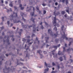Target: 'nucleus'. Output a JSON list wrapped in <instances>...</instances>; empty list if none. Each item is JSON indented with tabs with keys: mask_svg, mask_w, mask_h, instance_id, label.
I'll list each match as a JSON object with an SVG mask.
<instances>
[{
	"mask_svg": "<svg viewBox=\"0 0 73 73\" xmlns=\"http://www.w3.org/2000/svg\"><path fill=\"white\" fill-rule=\"evenodd\" d=\"M10 20H11V21L13 20L14 23H19V22H20V20L17 22L16 20H15V19H16V18L17 17V13H15V12H13V14L10 15Z\"/></svg>",
	"mask_w": 73,
	"mask_h": 73,
	"instance_id": "nucleus-1",
	"label": "nucleus"
},
{
	"mask_svg": "<svg viewBox=\"0 0 73 73\" xmlns=\"http://www.w3.org/2000/svg\"><path fill=\"white\" fill-rule=\"evenodd\" d=\"M54 15H55V17H54V21H52V23L54 24V26H56V16H57L58 15H60V13H59V12H58L57 13H56V11H55L54 12Z\"/></svg>",
	"mask_w": 73,
	"mask_h": 73,
	"instance_id": "nucleus-2",
	"label": "nucleus"
},
{
	"mask_svg": "<svg viewBox=\"0 0 73 73\" xmlns=\"http://www.w3.org/2000/svg\"><path fill=\"white\" fill-rule=\"evenodd\" d=\"M63 52H61L60 51H59L58 52V55H63L64 53H63V52H66V50L65 49V47H63Z\"/></svg>",
	"mask_w": 73,
	"mask_h": 73,
	"instance_id": "nucleus-3",
	"label": "nucleus"
},
{
	"mask_svg": "<svg viewBox=\"0 0 73 73\" xmlns=\"http://www.w3.org/2000/svg\"><path fill=\"white\" fill-rule=\"evenodd\" d=\"M63 38V39L65 38H66V40H68V38L66 37V36L65 34V32H63V35L62 34L61 38Z\"/></svg>",
	"mask_w": 73,
	"mask_h": 73,
	"instance_id": "nucleus-4",
	"label": "nucleus"
},
{
	"mask_svg": "<svg viewBox=\"0 0 73 73\" xmlns=\"http://www.w3.org/2000/svg\"><path fill=\"white\" fill-rule=\"evenodd\" d=\"M52 54L53 55V57L54 58H57V54L54 53V52H55V50H54L52 51Z\"/></svg>",
	"mask_w": 73,
	"mask_h": 73,
	"instance_id": "nucleus-5",
	"label": "nucleus"
},
{
	"mask_svg": "<svg viewBox=\"0 0 73 73\" xmlns=\"http://www.w3.org/2000/svg\"><path fill=\"white\" fill-rule=\"evenodd\" d=\"M35 25H33L32 26H29L28 28H31V27H33V32H34V33H35L36 31V28H35Z\"/></svg>",
	"mask_w": 73,
	"mask_h": 73,
	"instance_id": "nucleus-6",
	"label": "nucleus"
},
{
	"mask_svg": "<svg viewBox=\"0 0 73 73\" xmlns=\"http://www.w3.org/2000/svg\"><path fill=\"white\" fill-rule=\"evenodd\" d=\"M48 32L50 34L51 36H53V34L52 33V31H51L50 29L48 30Z\"/></svg>",
	"mask_w": 73,
	"mask_h": 73,
	"instance_id": "nucleus-7",
	"label": "nucleus"
},
{
	"mask_svg": "<svg viewBox=\"0 0 73 73\" xmlns=\"http://www.w3.org/2000/svg\"><path fill=\"white\" fill-rule=\"evenodd\" d=\"M37 52L40 54V58H42L43 56H42V55L40 54V53H42V51L41 50H38Z\"/></svg>",
	"mask_w": 73,
	"mask_h": 73,
	"instance_id": "nucleus-8",
	"label": "nucleus"
},
{
	"mask_svg": "<svg viewBox=\"0 0 73 73\" xmlns=\"http://www.w3.org/2000/svg\"><path fill=\"white\" fill-rule=\"evenodd\" d=\"M60 45H61L60 44H59L58 46H54L53 47H52V48H55V49H57V46L58 47H60Z\"/></svg>",
	"mask_w": 73,
	"mask_h": 73,
	"instance_id": "nucleus-9",
	"label": "nucleus"
},
{
	"mask_svg": "<svg viewBox=\"0 0 73 73\" xmlns=\"http://www.w3.org/2000/svg\"><path fill=\"white\" fill-rule=\"evenodd\" d=\"M10 3L9 4V6H10L11 7H13V4H12L13 2V1L11 2L10 1Z\"/></svg>",
	"mask_w": 73,
	"mask_h": 73,
	"instance_id": "nucleus-10",
	"label": "nucleus"
},
{
	"mask_svg": "<svg viewBox=\"0 0 73 73\" xmlns=\"http://www.w3.org/2000/svg\"><path fill=\"white\" fill-rule=\"evenodd\" d=\"M35 14V12H31L30 13V15L32 16H33L34 14Z\"/></svg>",
	"mask_w": 73,
	"mask_h": 73,
	"instance_id": "nucleus-11",
	"label": "nucleus"
},
{
	"mask_svg": "<svg viewBox=\"0 0 73 73\" xmlns=\"http://www.w3.org/2000/svg\"><path fill=\"white\" fill-rule=\"evenodd\" d=\"M4 69H6V70H11V69L9 68H7V67H5V69H3V70H4Z\"/></svg>",
	"mask_w": 73,
	"mask_h": 73,
	"instance_id": "nucleus-12",
	"label": "nucleus"
},
{
	"mask_svg": "<svg viewBox=\"0 0 73 73\" xmlns=\"http://www.w3.org/2000/svg\"><path fill=\"white\" fill-rule=\"evenodd\" d=\"M32 6H30V9H29V10H26V11H27V12H29V11H32V9H31V8H32Z\"/></svg>",
	"mask_w": 73,
	"mask_h": 73,
	"instance_id": "nucleus-13",
	"label": "nucleus"
},
{
	"mask_svg": "<svg viewBox=\"0 0 73 73\" xmlns=\"http://www.w3.org/2000/svg\"><path fill=\"white\" fill-rule=\"evenodd\" d=\"M49 68H48L47 69H45L44 70V73H46V72H48L49 70Z\"/></svg>",
	"mask_w": 73,
	"mask_h": 73,
	"instance_id": "nucleus-14",
	"label": "nucleus"
},
{
	"mask_svg": "<svg viewBox=\"0 0 73 73\" xmlns=\"http://www.w3.org/2000/svg\"><path fill=\"white\" fill-rule=\"evenodd\" d=\"M35 19H33V17H32L31 18V21H32L33 22V23H35Z\"/></svg>",
	"mask_w": 73,
	"mask_h": 73,
	"instance_id": "nucleus-15",
	"label": "nucleus"
},
{
	"mask_svg": "<svg viewBox=\"0 0 73 73\" xmlns=\"http://www.w3.org/2000/svg\"><path fill=\"white\" fill-rule=\"evenodd\" d=\"M22 31H23V29H20V32H19V33L20 35H21V33L22 32Z\"/></svg>",
	"mask_w": 73,
	"mask_h": 73,
	"instance_id": "nucleus-16",
	"label": "nucleus"
},
{
	"mask_svg": "<svg viewBox=\"0 0 73 73\" xmlns=\"http://www.w3.org/2000/svg\"><path fill=\"white\" fill-rule=\"evenodd\" d=\"M10 10L7 9V12L8 13L9 11H10V12H12V9H11V8H10Z\"/></svg>",
	"mask_w": 73,
	"mask_h": 73,
	"instance_id": "nucleus-17",
	"label": "nucleus"
},
{
	"mask_svg": "<svg viewBox=\"0 0 73 73\" xmlns=\"http://www.w3.org/2000/svg\"><path fill=\"white\" fill-rule=\"evenodd\" d=\"M45 39H46V43H47L48 42V40H49V37H45Z\"/></svg>",
	"mask_w": 73,
	"mask_h": 73,
	"instance_id": "nucleus-18",
	"label": "nucleus"
},
{
	"mask_svg": "<svg viewBox=\"0 0 73 73\" xmlns=\"http://www.w3.org/2000/svg\"><path fill=\"white\" fill-rule=\"evenodd\" d=\"M59 59L60 61H62L63 60V59H62V57H60Z\"/></svg>",
	"mask_w": 73,
	"mask_h": 73,
	"instance_id": "nucleus-19",
	"label": "nucleus"
},
{
	"mask_svg": "<svg viewBox=\"0 0 73 73\" xmlns=\"http://www.w3.org/2000/svg\"><path fill=\"white\" fill-rule=\"evenodd\" d=\"M54 36H55V37H57V36H58V35H60V34H57V33H56V34H54Z\"/></svg>",
	"mask_w": 73,
	"mask_h": 73,
	"instance_id": "nucleus-20",
	"label": "nucleus"
},
{
	"mask_svg": "<svg viewBox=\"0 0 73 73\" xmlns=\"http://www.w3.org/2000/svg\"><path fill=\"white\" fill-rule=\"evenodd\" d=\"M54 30V31H57V27H55L53 29Z\"/></svg>",
	"mask_w": 73,
	"mask_h": 73,
	"instance_id": "nucleus-21",
	"label": "nucleus"
},
{
	"mask_svg": "<svg viewBox=\"0 0 73 73\" xmlns=\"http://www.w3.org/2000/svg\"><path fill=\"white\" fill-rule=\"evenodd\" d=\"M1 30L0 31V33H1V31L3 29H4V27L3 26L2 27H1Z\"/></svg>",
	"mask_w": 73,
	"mask_h": 73,
	"instance_id": "nucleus-22",
	"label": "nucleus"
},
{
	"mask_svg": "<svg viewBox=\"0 0 73 73\" xmlns=\"http://www.w3.org/2000/svg\"><path fill=\"white\" fill-rule=\"evenodd\" d=\"M23 65V63H17V65Z\"/></svg>",
	"mask_w": 73,
	"mask_h": 73,
	"instance_id": "nucleus-23",
	"label": "nucleus"
},
{
	"mask_svg": "<svg viewBox=\"0 0 73 73\" xmlns=\"http://www.w3.org/2000/svg\"><path fill=\"white\" fill-rule=\"evenodd\" d=\"M64 25L62 26V27L61 29L62 31H64Z\"/></svg>",
	"mask_w": 73,
	"mask_h": 73,
	"instance_id": "nucleus-24",
	"label": "nucleus"
},
{
	"mask_svg": "<svg viewBox=\"0 0 73 73\" xmlns=\"http://www.w3.org/2000/svg\"><path fill=\"white\" fill-rule=\"evenodd\" d=\"M68 0L69 1H70V0ZM68 0H67L65 1L66 5H67V4H68V3H69V2H68Z\"/></svg>",
	"mask_w": 73,
	"mask_h": 73,
	"instance_id": "nucleus-25",
	"label": "nucleus"
},
{
	"mask_svg": "<svg viewBox=\"0 0 73 73\" xmlns=\"http://www.w3.org/2000/svg\"><path fill=\"white\" fill-rule=\"evenodd\" d=\"M21 16H24V13H23L22 12H21Z\"/></svg>",
	"mask_w": 73,
	"mask_h": 73,
	"instance_id": "nucleus-26",
	"label": "nucleus"
},
{
	"mask_svg": "<svg viewBox=\"0 0 73 73\" xmlns=\"http://www.w3.org/2000/svg\"><path fill=\"white\" fill-rule=\"evenodd\" d=\"M22 41H24V42H25L26 41V39H25V38H23L22 39Z\"/></svg>",
	"mask_w": 73,
	"mask_h": 73,
	"instance_id": "nucleus-27",
	"label": "nucleus"
},
{
	"mask_svg": "<svg viewBox=\"0 0 73 73\" xmlns=\"http://www.w3.org/2000/svg\"><path fill=\"white\" fill-rule=\"evenodd\" d=\"M36 10H37L38 11H39V7H38V6L36 7Z\"/></svg>",
	"mask_w": 73,
	"mask_h": 73,
	"instance_id": "nucleus-28",
	"label": "nucleus"
},
{
	"mask_svg": "<svg viewBox=\"0 0 73 73\" xmlns=\"http://www.w3.org/2000/svg\"><path fill=\"white\" fill-rule=\"evenodd\" d=\"M26 50H29V51H30V49H29V46L26 49Z\"/></svg>",
	"mask_w": 73,
	"mask_h": 73,
	"instance_id": "nucleus-29",
	"label": "nucleus"
},
{
	"mask_svg": "<svg viewBox=\"0 0 73 73\" xmlns=\"http://www.w3.org/2000/svg\"><path fill=\"white\" fill-rule=\"evenodd\" d=\"M58 40H59V39H56L55 40V42H56L57 43L58 42Z\"/></svg>",
	"mask_w": 73,
	"mask_h": 73,
	"instance_id": "nucleus-30",
	"label": "nucleus"
},
{
	"mask_svg": "<svg viewBox=\"0 0 73 73\" xmlns=\"http://www.w3.org/2000/svg\"><path fill=\"white\" fill-rule=\"evenodd\" d=\"M44 65L45 66H46V67H48L47 64L46 62H44Z\"/></svg>",
	"mask_w": 73,
	"mask_h": 73,
	"instance_id": "nucleus-31",
	"label": "nucleus"
},
{
	"mask_svg": "<svg viewBox=\"0 0 73 73\" xmlns=\"http://www.w3.org/2000/svg\"><path fill=\"white\" fill-rule=\"evenodd\" d=\"M61 13H62V15H64V14H65V11H62Z\"/></svg>",
	"mask_w": 73,
	"mask_h": 73,
	"instance_id": "nucleus-32",
	"label": "nucleus"
},
{
	"mask_svg": "<svg viewBox=\"0 0 73 73\" xmlns=\"http://www.w3.org/2000/svg\"><path fill=\"white\" fill-rule=\"evenodd\" d=\"M22 20H24V21L25 22V19H24V17H22Z\"/></svg>",
	"mask_w": 73,
	"mask_h": 73,
	"instance_id": "nucleus-33",
	"label": "nucleus"
},
{
	"mask_svg": "<svg viewBox=\"0 0 73 73\" xmlns=\"http://www.w3.org/2000/svg\"><path fill=\"white\" fill-rule=\"evenodd\" d=\"M67 52H69V51H70V48L67 49Z\"/></svg>",
	"mask_w": 73,
	"mask_h": 73,
	"instance_id": "nucleus-34",
	"label": "nucleus"
},
{
	"mask_svg": "<svg viewBox=\"0 0 73 73\" xmlns=\"http://www.w3.org/2000/svg\"><path fill=\"white\" fill-rule=\"evenodd\" d=\"M9 38V36H8L7 37V43L9 42V39H8Z\"/></svg>",
	"mask_w": 73,
	"mask_h": 73,
	"instance_id": "nucleus-35",
	"label": "nucleus"
},
{
	"mask_svg": "<svg viewBox=\"0 0 73 73\" xmlns=\"http://www.w3.org/2000/svg\"><path fill=\"white\" fill-rule=\"evenodd\" d=\"M46 12V11L45 10H44L43 11V14H45Z\"/></svg>",
	"mask_w": 73,
	"mask_h": 73,
	"instance_id": "nucleus-36",
	"label": "nucleus"
},
{
	"mask_svg": "<svg viewBox=\"0 0 73 73\" xmlns=\"http://www.w3.org/2000/svg\"><path fill=\"white\" fill-rule=\"evenodd\" d=\"M24 9V7H21V10H23V9Z\"/></svg>",
	"mask_w": 73,
	"mask_h": 73,
	"instance_id": "nucleus-37",
	"label": "nucleus"
},
{
	"mask_svg": "<svg viewBox=\"0 0 73 73\" xmlns=\"http://www.w3.org/2000/svg\"><path fill=\"white\" fill-rule=\"evenodd\" d=\"M4 17H2V21H4Z\"/></svg>",
	"mask_w": 73,
	"mask_h": 73,
	"instance_id": "nucleus-38",
	"label": "nucleus"
},
{
	"mask_svg": "<svg viewBox=\"0 0 73 73\" xmlns=\"http://www.w3.org/2000/svg\"><path fill=\"white\" fill-rule=\"evenodd\" d=\"M35 35L34 34H33L31 36L32 37H35Z\"/></svg>",
	"mask_w": 73,
	"mask_h": 73,
	"instance_id": "nucleus-39",
	"label": "nucleus"
},
{
	"mask_svg": "<svg viewBox=\"0 0 73 73\" xmlns=\"http://www.w3.org/2000/svg\"><path fill=\"white\" fill-rule=\"evenodd\" d=\"M30 41H31V40H30V39H28L27 40V42H29Z\"/></svg>",
	"mask_w": 73,
	"mask_h": 73,
	"instance_id": "nucleus-40",
	"label": "nucleus"
},
{
	"mask_svg": "<svg viewBox=\"0 0 73 73\" xmlns=\"http://www.w3.org/2000/svg\"><path fill=\"white\" fill-rule=\"evenodd\" d=\"M72 44V42H69V44H68L69 46H70Z\"/></svg>",
	"mask_w": 73,
	"mask_h": 73,
	"instance_id": "nucleus-41",
	"label": "nucleus"
},
{
	"mask_svg": "<svg viewBox=\"0 0 73 73\" xmlns=\"http://www.w3.org/2000/svg\"><path fill=\"white\" fill-rule=\"evenodd\" d=\"M30 3L31 4H32V0H30Z\"/></svg>",
	"mask_w": 73,
	"mask_h": 73,
	"instance_id": "nucleus-42",
	"label": "nucleus"
},
{
	"mask_svg": "<svg viewBox=\"0 0 73 73\" xmlns=\"http://www.w3.org/2000/svg\"><path fill=\"white\" fill-rule=\"evenodd\" d=\"M52 65L53 66H54V65H56V64H55V63H54V62H52Z\"/></svg>",
	"mask_w": 73,
	"mask_h": 73,
	"instance_id": "nucleus-43",
	"label": "nucleus"
},
{
	"mask_svg": "<svg viewBox=\"0 0 73 73\" xmlns=\"http://www.w3.org/2000/svg\"><path fill=\"white\" fill-rule=\"evenodd\" d=\"M14 9H15V10H16V9H17V7L16 6L14 7Z\"/></svg>",
	"mask_w": 73,
	"mask_h": 73,
	"instance_id": "nucleus-44",
	"label": "nucleus"
},
{
	"mask_svg": "<svg viewBox=\"0 0 73 73\" xmlns=\"http://www.w3.org/2000/svg\"><path fill=\"white\" fill-rule=\"evenodd\" d=\"M19 7L20 8H21V7H22V5L20 4L19 5Z\"/></svg>",
	"mask_w": 73,
	"mask_h": 73,
	"instance_id": "nucleus-45",
	"label": "nucleus"
},
{
	"mask_svg": "<svg viewBox=\"0 0 73 73\" xmlns=\"http://www.w3.org/2000/svg\"><path fill=\"white\" fill-rule=\"evenodd\" d=\"M64 57L65 60H66V56H64Z\"/></svg>",
	"mask_w": 73,
	"mask_h": 73,
	"instance_id": "nucleus-46",
	"label": "nucleus"
},
{
	"mask_svg": "<svg viewBox=\"0 0 73 73\" xmlns=\"http://www.w3.org/2000/svg\"><path fill=\"white\" fill-rule=\"evenodd\" d=\"M51 73H56V71H52Z\"/></svg>",
	"mask_w": 73,
	"mask_h": 73,
	"instance_id": "nucleus-47",
	"label": "nucleus"
},
{
	"mask_svg": "<svg viewBox=\"0 0 73 73\" xmlns=\"http://www.w3.org/2000/svg\"><path fill=\"white\" fill-rule=\"evenodd\" d=\"M56 26H57V27H59V24H57L56 25Z\"/></svg>",
	"mask_w": 73,
	"mask_h": 73,
	"instance_id": "nucleus-48",
	"label": "nucleus"
},
{
	"mask_svg": "<svg viewBox=\"0 0 73 73\" xmlns=\"http://www.w3.org/2000/svg\"><path fill=\"white\" fill-rule=\"evenodd\" d=\"M7 23L8 25H9V21H7Z\"/></svg>",
	"mask_w": 73,
	"mask_h": 73,
	"instance_id": "nucleus-49",
	"label": "nucleus"
},
{
	"mask_svg": "<svg viewBox=\"0 0 73 73\" xmlns=\"http://www.w3.org/2000/svg\"><path fill=\"white\" fill-rule=\"evenodd\" d=\"M44 27H43V26H42L41 27V29H44Z\"/></svg>",
	"mask_w": 73,
	"mask_h": 73,
	"instance_id": "nucleus-50",
	"label": "nucleus"
},
{
	"mask_svg": "<svg viewBox=\"0 0 73 73\" xmlns=\"http://www.w3.org/2000/svg\"><path fill=\"white\" fill-rule=\"evenodd\" d=\"M57 68L58 69H60V66H59V65H58L57 66Z\"/></svg>",
	"mask_w": 73,
	"mask_h": 73,
	"instance_id": "nucleus-51",
	"label": "nucleus"
},
{
	"mask_svg": "<svg viewBox=\"0 0 73 73\" xmlns=\"http://www.w3.org/2000/svg\"><path fill=\"white\" fill-rule=\"evenodd\" d=\"M55 5H58V3L57 2H56L55 3Z\"/></svg>",
	"mask_w": 73,
	"mask_h": 73,
	"instance_id": "nucleus-52",
	"label": "nucleus"
},
{
	"mask_svg": "<svg viewBox=\"0 0 73 73\" xmlns=\"http://www.w3.org/2000/svg\"><path fill=\"white\" fill-rule=\"evenodd\" d=\"M44 54H46V53H47L46 52V51H44Z\"/></svg>",
	"mask_w": 73,
	"mask_h": 73,
	"instance_id": "nucleus-53",
	"label": "nucleus"
},
{
	"mask_svg": "<svg viewBox=\"0 0 73 73\" xmlns=\"http://www.w3.org/2000/svg\"><path fill=\"white\" fill-rule=\"evenodd\" d=\"M66 12H68V13H69V10H66Z\"/></svg>",
	"mask_w": 73,
	"mask_h": 73,
	"instance_id": "nucleus-54",
	"label": "nucleus"
},
{
	"mask_svg": "<svg viewBox=\"0 0 73 73\" xmlns=\"http://www.w3.org/2000/svg\"><path fill=\"white\" fill-rule=\"evenodd\" d=\"M2 34L3 36H4V32H3V33H2Z\"/></svg>",
	"mask_w": 73,
	"mask_h": 73,
	"instance_id": "nucleus-55",
	"label": "nucleus"
},
{
	"mask_svg": "<svg viewBox=\"0 0 73 73\" xmlns=\"http://www.w3.org/2000/svg\"><path fill=\"white\" fill-rule=\"evenodd\" d=\"M2 64V61H0V65H1Z\"/></svg>",
	"mask_w": 73,
	"mask_h": 73,
	"instance_id": "nucleus-56",
	"label": "nucleus"
},
{
	"mask_svg": "<svg viewBox=\"0 0 73 73\" xmlns=\"http://www.w3.org/2000/svg\"><path fill=\"white\" fill-rule=\"evenodd\" d=\"M65 17H67V14H66L64 15Z\"/></svg>",
	"mask_w": 73,
	"mask_h": 73,
	"instance_id": "nucleus-57",
	"label": "nucleus"
},
{
	"mask_svg": "<svg viewBox=\"0 0 73 73\" xmlns=\"http://www.w3.org/2000/svg\"><path fill=\"white\" fill-rule=\"evenodd\" d=\"M38 12H39V13L40 14V13H41V11H40L38 10Z\"/></svg>",
	"mask_w": 73,
	"mask_h": 73,
	"instance_id": "nucleus-58",
	"label": "nucleus"
},
{
	"mask_svg": "<svg viewBox=\"0 0 73 73\" xmlns=\"http://www.w3.org/2000/svg\"><path fill=\"white\" fill-rule=\"evenodd\" d=\"M44 23H45V25H48V23H46V22H44Z\"/></svg>",
	"mask_w": 73,
	"mask_h": 73,
	"instance_id": "nucleus-59",
	"label": "nucleus"
},
{
	"mask_svg": "<svg viewBox=\"0 0 73 73\" xmlns=\"http://www.w3.org/2000/svg\"><path fill=\"white\" fill-rule=\"evenodd\" d=\"M64 45L66 47H67V44H66L65 43L64 44Z\"/></svg>",
	"mask_w": 73,
	"mask_h": 73,
	"instance_id": "nucleus-60",
	"label": "nucleus"
},
{
	"mask_svg": "<svg viewBox=\"0 0 73 73\" xmlns=\"http://www.w3.org/2000/svg\"><path fill=\"white\" fill-rule=\"evenodd\" d=\"M65 0H62V3H64V2H65Z\"/></svg>",
	"mask_w": 73,
	"mask_h": 73,
	"instance_id": "nucleus-61",
	"label": "nucleus"
},
{
	"mask_svg": "<svg viewBox=\"0 0 73 73\" xmlns=\"http://www.w3.org/2000/svg\"><path fill=\"white\" fill-rule=\"evenodd\" d=\"M42 5H43V6H45L46 5L45 4H44V3H43L42 4Z\"/></svg>",
	"mask_w": 73,
	"mask_h": 73,
	"instance_id": "nucleus-62",
	"label": "nucleus"
},
{
	"mask_svg": "<svg viewBox=\"0 0 73 73\" xmlns=\"http://www.w3.org/2000/svg\"><path fill=\"white\" fill-rule=\"evenodd\" d=\"M31 37L30 36H27V38H30Z\"/></svg>",
	"mask_w": 73,
	"mask_h": 73,
	"instance_id": "nucleus-63",
	"label": "nucleus"
},
{
	"mask_svg": "<svg viewBox=\"0 0 73 73\" xmlns=\"http://www.w3.org/2000/svg\"><path fill=\"white\" fill-rule=\"evenodd\" d=\"M5 3L6 4H8V2L7 1H6L5 2Z\"/></svg>",
	"mask_w": 73,
	"mask_h": 73,
	"instance_id": "nucleus-64",
	"label": "nucleus"
}]
</instances>
